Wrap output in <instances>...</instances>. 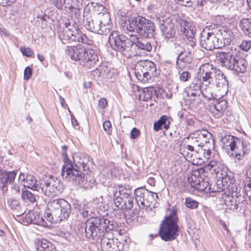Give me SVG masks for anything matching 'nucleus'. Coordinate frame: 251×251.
<instances>
[{
  "instance_id": "nucleus-3",
  "label": "nucleus",
  "mask_w": 251,
  "mask_h": 251,
  "mask_svg": "<svg viewBox=\"0 0 251 251\" xmlns=\"http://www.w3.org/2000/svg\"><path fill=\"white\" fill-rule=\"evenodd\" d=\"M130 31H135L143 37L151 38L153 37L155 32L154 24L142 16H137L128 21Z\"/></svg>"
},
{
  "instance_id": "nucleus-35",
  "label": "nucleus",
  "mask_w": 251,
  "mask_h": 251,
  "mask_svg": "<svg viewBox=\"0 0 251 251\" xmlns=\"http://www.w3.org/2000/svg\"><path fill=\"white\" fill-rule=\"evenodd\" d=\"M113 197H117L120 196L123 199H126L129 197L131 194V190L121 186L118 187V189H113Z\"/></svg>"
},
{
  "instance_id": "nucleus-5",
  "label": "nucleus",
  "mask_w": 251,
  "mask_h": 251,
  "mask_svg": "<svg viewBox=\"0 0 251 251\" xmlns=\"http://www.w3.org/2000/svg\"><path fill=\"white\" fill-rule=\"evenodd\" d=\"M66 171L67 172L62 176L63 178L74 182L75 185L84 190L91 189L96 183L93 176L87 174L82 176L80 171L76 170L75 167L72 170H69L68 168Z\"/></svg>"
},
{
  "instance_id": "nucleus-33",
  "label": "nucleus",
  "mask_w": 251,
  "mask_h": 251,
  "mask_svg": "<svg viewBox=\"0 0 251 251\" xmlns=\"http://www.w3.org/2000/svg\"><path fill=\"white\" fill-rule=\"evenodd\" d=\"M239 27L244 34L251 37V18H243L239 22Z\"/></svg>"
},
{
  "instance_id": "nucleus-26",
  "label": "nucleus",
  "mask_w": 251,
  "mask_h": 251,
  "mask_svg": "<svg viewBox=\"0 0 251 251\" xmlns=\"http://www.w3.org/2000/svg\"><path fill=\"white\" fill-rule=\"evenodd\" d=\"M213 84L219 88H222L226 90L228 88V83L227 80L222 71L217 70L216 73L215 74L213 77Z\"/></svg>"
},
{
  "instance_id": "nucleus-39",
  "label": "nucleus",
  "mask_w": 251,
  "mask_h": 251,
  "mask_svg": "<svg viewBox=\"0 0 251 251\" xmlns=\"http://www.w3.org/2000/svg\"><path fill=\"white\" fill-rule=\"evenodd\" d=\"M246 175L250 179L244 182V189L247 196L251 200V169L247 171Z\"/></svg>"
},
{
  "instance_id": "nucleus-21",
  "label": "nucleus",
  "mask_w": 251,
  "mask_h": 251,
  "mask_svg": "<svg viewBox=\"0 0 251 251\" xmlns=\"http://www.w3.org/2000/svg\"><path fill=\"white\" fill-rule=\"evenodd\" d=\"M194 53L192 52V49L187 50L184 49L178 54L176 61V65L179 68H181V63L190 64L193 59Z\"/></svg>"
},
{
  "instance_id": "nucleus-16",
  "label": "nucleus",
  "mask_w": 251,
  "mask_h": 251,
  "mask_svg": "<svg viewBox=\"0 0 251 251\" xmlns=\"http://www.w3.org/2000/svg\"><path fill=\"white\" fill-rule=\"evenodd\" d=\"M229 58L225 66L227 69L233 70L237 73H244L247 67V61L243 58L230 54Z\"/></svg>"
},
{
  "instance_id": "nucleus-17",
  "label": "nucleus",
  "mask_w": 251,
  "mask_h": 251,
  "mask_svg": "<svg viewBox=\"0 0 251 251\" xmlns=\"http://www.w3.org/2000/svg\"><path fill=\"white\" fill-rule=\"evenodd\" d=\"M133 45L135 46L137 51L144 54L151 51L152 49L151 42L149 39L143 37L142 38L136 36L133 37Z\"/></svg>"
},
{
  "instance_id": "nucleus-38",
  "label": "nucleus",
  "mask_w": 251,
  "mask_h": 251,
  "mask_svg": "<svg viewBox=\"0 0 251 251\" xmlns=\"http://www.w3.org/2000/svg\"><path fill=\"white\" fill-rule=\"evenodd\" d=\"M21 197L25 202L33 203L36 201V196L27 190H22Z\"/></svg>"
},
{
  "instance_id": "nucleus-64",
  "label": "nucleus",
  "mask_w": 251,
  "mask_h": 251,
  "mask_svg": "<svg viewBox=\"0 0 251 251\" xmlns=\"http://www.w3.org/2000/svg\"><path fill=\"white\" fill-rule=\"evenodd\" d=\"M54 6L58 9H62L64 5L63 0H52Z\"/></svg>"
},
{
  "instance_id": "nucleus-41",
  "label": "nucleus",
  "mask_w": 251,
  "mask_h": 251,
  "mask_svg": "<svg viewBox=\"0 0 251 251\" xmlns=\"http://www.w3.org/2000/svg\"><path fill=\"white\" fill-rule=\"evenodd\" d=\"M71 34L64 29L58 32V37L63 44H66L71 41Z\"/></svg>"
},
{
  "instance_id": "nucleus-7",
  "label": "nucleus",
  "mask_w": 251,
  "mask_h": 251,
  "mask_svg": "<svg viewBox=\"0 0 251 251\" xmlns=\"http://www.w3.org/2000/svg\"><path fill=\"white\" fill-rule=\"evenodd\" d=\"M212 25L205 27L201 33L200 45L201 48L208 50L221 49L222 42L219 41Z\"/></svg>"
},
{
  "instance_id": "nucleus-27",
  "label": "nucleus",
  "mask_w": 251,
  "mask_h": 251,
  "mask_svg": "<svg viewBox=\"0 0 251 251\" xmlns=\"http://www.w3.org/2000/svg\"><path fill=\"white\" fill-rule=\"evenodd\" d=\"M16 176V172H4L0 174V188L3 190L8 183L11 184L15 180Z\"/></svg>"
},
{
  "instance_id": "nucleus-60",
  "label": "nucleus",
  "mask_w": 251,
  "mask_h": 251,
  "mask_svg": "<svg viewBox=\"0 0 251 251\" xmlns=\"http://www.w3.org/2000/svg\"><path fill=\"white\" fill-rule=\"evenodd\" d=\"M94 8L95 11L98 12L99 16L101 15V13H103V11H105V9L104 7L99 3H96L94 5Z\"/></svg>"
},
{
  "instance_id": "nucleus-46",
  "label": "nucleus",
  "mask_w": 251,
  "mask_h": 251,
  "mask_svg": "<svg viewBox=\"0 0 251 251\" xmlns=\"http://www.w3.org/2000/svg\"><path fill=\"white\" fill-rule=\"evenodd\" d=\"M64 9L67 13H70L74 6H76L78 3L77 0H63Z\"/></svg>"
},
{
  "instance_id": "nucleus-20",
  "label": "nucleus",
  "mask_w": 251,
  "mask_h": 251,
  "mask_svg": "<svg viewBox=\"0 0 251 251\" xmlns=\"http://www.w3.org/2000/svg\"><path fill=\"white\" fill-rule=\"evenodd\" d=\"M20 181L25 187L39 191V186L37 184V180L33 175H27L25 177L24 174H21L19 177V181Z\"/></svg>"
},
{
  "instance_id": "nucleus-24",
  "label": "nucleus",
  "mask_w": 251,
  "mask_h": 251,
  "mask_svg": "<svg viewBox=\"0 0 251 251\" xmlns=\"http://www.w3.org/2000/svg\"><path fill=\"white\" fill-rule=\"evenodd\" d=\"M227 107V101L224 99L216 102L210 111L213 115L216 118L221 117Z\"/></svg>"
},
{
  "instance_id": "nucleus-25",
  "label": "nucleus",
  "mask_w": 251,
  "mask_h": 251,
  "mask_svg": "<svg viewBox=\"0 0 251 251\" xmlns=\"http://www.w3.org/2000/svg\"><path fill=\"white\" fill-rule=\"evenodd\" d=\"M25 218L27 222L40 225L43 226H47L48 225L42 216L37 212H29L25 215Z\"/></svg>"
},
{
  "instance_id": "nucleus-8",
  "label": "nucleus",
  "mask_w": 251,
  "mask_h": 251,
  "mask_svg": "<svg viewBox=\"0 0 251 251\" xmlns=\"http://www.w3.org/2000/svg\"><path fill=\"white\" fill-rule=\"evenodd\" d=\"M135 200L140 208L151 210L155 207L154 202L158 199L157 193L143 188H138L134 190Z\"/></svg>"
},
{
  "instance_id": "nucleus-57",
  "label": "nucleus",
  "mask_w": 251,
  "mask_h": 251,
  "mask_svg": "<svg viewBox=\"0 0 251 251\" xmlns=\"http://www.w3.org/2000/svg\"><path fill=\"white\" fill-rule=\"evenodd\" d=\"M176 2L181 6L190 7L192 5L191 0H175Z\"/></svg>"
},
{
  "instance_id": "nucleus-12",
  "label": "nucleus",
  "mask_w": 251,
  "mask_h": 251,
  "mask_svg": "<svg viewBox=\"0 0 251 251\" xmlns=\"http://www.w3.org/2000/svg\"><path fill=\"white\" fill-rule=\"evenodd\" d=\"M194 133L191 134L188 139L191 145H187L183 151L182 154L185 158L190 161H192L193 164H198V162H195L197 158H200V155H198L197 150L201 148L199 140L197 139V136H195Z\"/></svg>"
},
{
  "instance_id": "nucleus-15",
  "label": "nucleus",
  "mask_w": 251,
  "mask_h": 251,
  "mask_svg": "<svg viewBox=\"0 0 251 251\" xmlns=\"http://www.w3.org/2000/svg\"><path fill=\"white\" fill-rule=\"evenodd\" d=\"M251 149L250 143L245 139L241 140L239 138L236 139V142L232 149V155L235 159H240L241 158H244L248 154Z\"/></svg>"
},
{
  "instance_id": "nucleus-30",
  "label": "nucleus",
  "mask_w": 251,
  "mask_h": 251,
  "mask_svg": "<svg viewBox=\"0 0 251 251\" xmlns=\"http://www.w3.org/2000/svg\"><path fill=\"white\" fill-rule=\"evenodd\" d=\"M74 161L75 163V166L77 168L75 169L79 170L81 173L82 171H85L86 169L88 168L87 164L89 162V159L86 156L84 155L75 156Z\"/></svg>"
},
{
  "instance_id": "nucleus-19",
  "label": "nucleus",
  "mask_w": 251,
  "mask_h": 251,
  "mask_svg": "<svg viewBox=\"0 0 251 251\" xmlns=\"http://www.w3.org/2000/svg\"><path fill=\"white\" fill-rule=\"evenodd\" d=\"M100 22L101 21H100L97 17L93 19L86 18L84 26L87 30L91 32L102 34L104 33V29L102 28V25H100Z\"/></svg>"
},
{
  "instance_id": "nucleus-63",
  "label": "nucleus",
  "mask_w": 251,
  "mask_h": 251,
  "mask_svg": "<svg viewBox=\"0 0 251 251\" xmlns=\"http://www.w3.org/2000/svg\"><path fill=\"white\" fill-rule=\"evenodd\" d=\"M83 206L84 207L81 213L82 216L84 218L87 217L88 216L90 215V208H89L87 206H85V205H84Z\"/></svg>"
},
{
  "instance_id": "nucleus-22",
  "label": "nucleus",
  "mask_w": 251,
  "mask_h": 251,
  "mask_svg": "<svg viewBox=\"0 0 251 251\" xmlns=\"http://www.w3.org/2000/svg\"><path fill=\"white\" fill-rule=\"evenodd\" d=\"M100 246L103 251H116V245L113 239L108 238L104 235V231L101 229L100 233ZM98 240L99 238L95 239Z\"/></svg>"
},
{
  "instance_id": "nucleus-59",
  "label": "nucleus",
  "mask_w": 251,
  "mask_h": 251,
  "mask_svg": "<svg viewBox=\"0 0 251 251\" xmlns=\"http://www.w3.org/2000/svg\"><path fill=\"white\" fill-rule=\"evenodd\" d=\"M32 75V69L29 67H27L24 71V79L26 80H28Z\"/></svg>"
},
{
  "instance_id": "nucleus-4",
  "label": "nucleus",
  "mask_w": 251,
  "mask_h": 251,
  "mask_svg": "<svg viewBox=\"0 0 251 251\" xmlns=\"http://www.w3.org/2000/svg\"><path fill=\"white\" fill-rule=\"evenodd\" d=\"M111 222L103 218H91L85 224L84 230L86 237L93 240L100 238L101 232V228H105L106 230L107 228L112 229L113 224Z\"/></svg>"
},
{
  "instance_id": "nucleus-23",
  "label": "nucleus",
  "mask_w": 251,
  "mask_h": 251,
  "mask_svg": "<svg viewBox=\"0 0 251 251\" xmlns=\"http://www.w3.org/2000/svg\"><path fill=\"white\" fill-rule=\"evenodd\" d=\"M180 32L185 37L194 36L196 29L195 26L190 22L183 19L178 21Z\"/></svg>"
},
{
  "instance_id": "nucleus-10",
  "label": "nucleus",
  "mask_w": 251,
  "mask_h": 251,
  "mask_svg": "<svg viewBox=\"0 0 251 251\" xmlns=\"http://www.w3.org/2000/svg\"><path fill=\"white\" fill-rule=\"evenodd\" d=\"M39 190H41L45 196L52 197L62 192L63 185L57 178L50 177L42 181Z\"/></svg>"
},
{
  "instance_id": "nucleus-31",
  "label": "nucleus",
  "mask_w": 251,
  "mask_h": 251,
  "mask_svg": "<svg viewBox=\"0 0 251 251\" xmlns=\"http://www.w3.org/2000/svg\"><path fill=\"white\" fill-rule=\"evenodd\" d=\"M67 147L66 146H64L62 147V155L63 157V161L64 163V165L62 168L61 171V175L62 176H64L66 174L67 172L66 170L67 168H69V170H72L75 168L74 166L72 161L68 158L67 154Z\"/></svg>"
},
{
  "instance_id": "nucleus-45",
  "label": "nucleus",
  "mask_w": 251,
  "mask_h": 251,
  "mask_svg": "<svg viewBox=\"0 0 251 251\" xmlns=\"http://www.w3.org/2000/svg\"><path fill=\"white\" fill-rule=\"evenodd\" d=\"M63 29L68 31L72 35V34L76 32L75 31L79 28L75 22H71L69 20H68V22L65 23V27Z\"/></svg>"
},
{
  "instance_id": "nucleus-50",
  "label": "nucleus",
  "mask_w": 251,
  "mask_h": 251,
  "mask_svg": "<svg viewBox=\"0 0 251 251\" xmlns=\"http://www.w3.org/2000/svg\"><path fill=\"white\" fill-rule=\"evenodd\" d=\"M154 92V88L153 87H147L143 90V100L147 101L151 99Z\"/></svg>"
},
{
  "instance_id": "nucleus-34",
  "label": "nucleus",
  "mask_w": 251,
  "mask_h": 251,
  "mask_svg": "<svg viewBox=\"0 0 251 251\" xmlns=\"http://www.w3.org/2000/svg\"><path fill=\"white\" fill-rule=\"evenodd\" d=\"M72 34L71 41L81 42L84 44H89L90 40L86 35L84 34L79 29Z\"/></svg>"
},
{
  "instance_id": "nucleus-53",
  "label": "nucleus",
  "mask_w": 251,
  "mask_h": 251,
  "mask_svg": "<svg viewBox=\"0 0 251 251\" xmlns=\"http://www.w3.org/2000/svg\"><path fill=\"white\" fill-rule=\"evenodd\" d=\"M114 201L115 206L119 209H124L123 204L125 202V200L121 198L120 196L115 197H114Z\"/></svg>"
},
{
  "instance_id": "nucleus-54",
  "label": "nucleus",
  "mask_w": 251,
  "mask_h": 251,
  "mask_svg": "<svg viewBox=\"0 0 251 251\" xmlns=\"http://www.w3.org/2000/svg\"><path fill=\"white\" fill-rule=\"evenodd\" d=\"M133 198L132 197H128V198L125 199L124 203L123 206H124V209L129 210L133 206Z\"/></svg>"
},
{
  "instance_id": "nucleus-28",
  "label": "nucleus",
  "mask_w": 251,
  "mask_h": 251,
  "mask_svg": "<svg viewBox=\"0 0 251 251\" xmlns=\"http://www.w3.org/2000/svg\"><path fill=\"white\" fill-rule=\"evenodd\" d=\"M220 144L223 148L228 149L230 147L231 151L233 149L238 138L229 134L221 135L220 137Z\"/></svg>"
},
{
  "instance_id": "nucleus-13",
  "label": "nucleus",
  "mask_w": 251,
  "mask_h": 251,
  "mask_svg": "<svg viewBox=\"0 0 251 251\" xmlns=\"http://www.w3.org/2000/svg\"><path fill=\"white\" fill-rule=\"evenodd\" d=\"M217 69L210 63H204L199 68L197 77L201 80L205 85H211L213 82V77Z\"/></svg>"
},
{
  "instance_id": "nucleus-48",
  "label": "nucleus",
  "mask_w": 251,
  "mask_h": 251,
  "mask_svg": "<svg viewBox=\"0 0 251 251\" xmlns=\"http://www.w3.org/2000/svg\"><path fill=\"white\" fill-rule=\"evenodd\" d=\"M187 99L191 107L198 105L201 101L200 96H187Z\"/></svg>"
},
{
  "instance_id": "nucleus-56",
  "label": "nucleus",
  "mask_w": 251,
  "mask_h": 251,
  "mask_svg": "<svg viewBox=\"0 0 251 251\" xmlns=\"http://www.w3.org/2000/svg\"><path fill=\"white\" fill-rule=\"evenodd\" d=\"M191 74L188 71L183 72L180 74L179 79L183 82L187 81L191 77Z\"/></svg>"
},
{
  "instance_id": "nucleus-47",
  "label": "nucleus",
  "mask_w": 251,
  "mask_h": 251,
  "mask_svg": "<svg viewBox=\"0 0 251 251\" xmlns=\"http://www.w3.org/2000/svg\"><path fill=\"white\" fill-rule=\"evenodd\" d=\"M187 40H186V49L190 50L192 49V52H194L195 48L196 47V40L194 38V36L191 37H186Z\"/></svg>"
},
{
  "instance_id": "nucleus-49",
  "label": "nucleus",
  "mask_w": 251,
  "mask_h": 251,
  "mask_svg": "<svg viewBox=\"0 0 251 251\" xmlns=\"http://www.w3.org/2000/svg\"><path fill=\"white\" fill-rule=\"evenodd\" d=\"M185 206L190 209H196L198 207L199 202L191 198H186L185 200Z\"/></svg>"
},
{
  "instance_id": "nucleus-43",
  "label": "nucleus",
  "mask_w": 251,
  "mask_h": 251,
  "mask_svg": "<svg viewBox=\"0 0 251 251\" xmlns=\"http://www.w3.org/2000/svg\"><path fill=\"white\" fill-rule=\"evenodd\" d=\"M97 18L99 19L100 21H101V22H100V25H102V28L104 29V31L105 32V30L107 28L105 26H110V18L109 15L108 13H103L102 15H100Z\"/></svg>"
},
{
  "instance_id": "nucleus-1",
  "label": "nucleus",
  "mask_w": 251,
  "mask_h": 251,
  "mask_svg": "<svg viewBox=\"0 0 251 251\" xmlns=\"http://www.w3.org/2000/svg\"><path fill=\"white\" fill-rule=\"evenodd\" d=\"M48 212L45 219L50 223L56 224L66 220L71 211L70 204L63 199L50 200L47 203Z\"/></svg>"
},
{
  "instance_id": "nucleus-58",
  "label": "nucleus",
  "mask_w": 251,
  "mask_h": 251,
  "mask_svg": "<svg viewBox=\"0 0 251 251\" xmlns=\"http://www.w3.org/2000/svg\"><path fill=\"white\" fill-rule=\"evenodd\" d=\"M21 51L24 55L27 57H30L33 54L31 50L29 48H21Z\"/></svg>"
},
{
  "instance_id": "nucleus-9",
  "label": "nucleus",
  "mask_w": 251,
  "mask_h": 251,
  "mask_svg": "<svg viewBox=\"0 0 251 251\" xmlns=\"http://www.w3.org/2000/svg\"><path fill=\"white\" fill-rule=\"evenodd\" d=\"M155 64L149 60L138 62L135 66V74L137 78L143 83L147 82L156 72Z\"/></svg>"
},
{
  "instance_id": "nucleus-29",
  "label": "nucleus",
  "mask_w": 251,
  "mask_h": 251,
  "mask_svg": "<svg viewBox=\"0 0 251 251\" xmlns=\"http://www.w3.org/2000/svg\"><path fill=\"white\" fill-rule=\"evenodd\" d=\"M243 197H242L234 198L232 196L228 195L225 200V203L230 210L234 211L238 209L239 207V205L241 201H243Z\"/></svg>"
},
{
  "instance_id": "nucleus-36",
  "label": "nucleus",
  "mask_w": 251,
  "mask_h": 251,
  "mask_svg": "<svg viewBox=\"0 0 251 251\" xmlns=\"http://www.w3.org/2000/svg\"><path fill=\"white\" fill-rule=\"evenodd\" d=\"M231 54L229 52L218 51L216 54V59L223 66L225 67Z\"/></svg>"
},
{
  "instance_id": "nucleus-6",
  "label": "nucleus",
  "mask_w": 251,
  "mask_h": 251,
  "mask_svg": "<svg viewBox=\"0 0 251 251\" xmlns=\"http://www.w3.org/2000/svg\"><path fill=\"white\" fill-rule=\"evenodd\" d=\"M109 41L114 50L127 57L131 55L129 52L132 46V40L123 35H119L117 31H113L109 37Z\"/></svg>"
},
{
  "instance_id": "nucleus-51",
  "label": "nucleus",
  "mask_w": 251,
  "mask_h": 251,
  "mask_svg": "<svg viewBox=\"0 0 251 251\" xmlns=\"http://www.w3.org/2000/svg\"><path fill=\"white\" fill-rule=\"evenodd\" d=\"M240 49L245 51H249L251 48V41L245 40L239 45Z\"/></svg>"
},
{
  "instance_id": "nucleus-37",
  "label": "nucleus",
  "mask_w": 251,
  "mask_h": 251,
  "mask_svg": "<svg viewBox=\"0 0 251 251\" xmlns=\"http://www.w3.org/2000/svg\"><path fill=\"white\" fill-rule=\"evenodd\" d=\"M211 148H208L206 146H203L202 147L199 148L197 150L198 155H200V158L199 159H202L201 157H203L205 160H207L210 158L211 154Z\"/></svg>"
},
{
  "instance_id": "nucleus-62",
  "label": "nucleus",
  "mask_w": 251,
  "mask_h": 251,
  "mask_svg": "<svg viewBox=\"0 0 251 251\" xmlns=\"http://www.w3.org/2000/svg\"><path fill=\"white\" fill-rule=\"evenodd\" d=\"M194 133H197V134H201V136H203V137H205V138L212 137V135L211 134V133L205 130H198V131L195 132Z\"/></svg>"
},
{
  "instance_id": "nucleus-55",
  "label": "nucleus",
  "mask_w": 251,
  "mask_h": 251,
  "mask_svg": "<svg viewBox=\"0 0 251 251\" xmlns=\"http://www.w3.org/2000/svg\"><path fill=\"white\" fill-rule=\"evenodd\" d=\"M103 127L105 132L108 135H111L112 133L111 124L109 121H106L103 124Z\"/></svg>"
},
{
  "instance_id": "nucleus-18",
  "label": "nucleus",
  "mask_w": 251,
  "mask_h": 251,
  "mask_svg": "<svg viewBox=\"0 0 251 251\" xmlns=\"http://www.w3.org/2000/svg\"><path fill=\"white\" fill-rule=\"evenodd\" d=\"M159 27L165 38L169 39L175 36L174 25L170 19H166L160 21Z\"/></svg>"
},
{
  "instance_id": "nucleus-44",
  "label": "nucleus",
  "mask_w": 251,
  "mask_h": 251,
  "mask_svg": "<svg viewBox=\"0 0 251 251\" xmlns=\"http://www.w3.org/2000/svg\"><path fill=\"white\" fill-rule=\"evenodd\" d=\"M177 209L176 207H173L170 214L166 216L163 221L166 222H175L176 224H177L178 221V217L176 215Z\"/></svg>"
},
{
  "instance_id": "nucleus-52",
  "label": "nucleus",
  "mask_w": 251,
  "mask_h": 251,
  "mask_svg": "<svg viewBox=\"0 0 251 251\" xmlns=\"http://www.w3.org/2000/svg\"><path fill=\"white\" fill-rule=\"evenodd\" d=\"M51 245H52V244L50 242L46 240H42L40 245L37 246V250L38 251H44V250H45L46 249L48 248V247H50Z\"/></svg>"
},
{
  "instance_id": "nucleus-14",
  "label": "nucleus",
  "mask_w": 251,
  "mask_h": 251,
  "mask_svg": "<svg viewBox=\"0 0 251 251\" xmlns=\"http://www.w3.org/2000/svg\"><path fill=\"white\" fill-rule=\"evenodd\" d=\"M219 41L222 42V47L229 45L234 38V35L231 29L228 27L219 24L212 25Z\"/></svg>"
},
{
  "instance_id": "nucleus-32",
  "label": "nucleus",
  "mask_w": 251,
  "mask_h": 251,
  "mask_svg": "<svg viewBox=\"0 0 251 251\" xmlns=\"http://www.w3.org/2000/svg\"><path fill=\"white\" fill-rule=\"evenodd\" d=\"M170 119L171 118L167 116L162 115L159 120L154 123L153 128L154 130L157 131L160 130L162 126L165 129H168L170 124Z\"/></svg>"
},
{
  "instance_id": "nucleus-61",
  "label": "nucleus",
  "mask_w": 251,
  "mask_h": 251,
  "mask_svg": "<svg viewBox=\"0 0 251 251\" xmlns=\"http://www.w3.org/2000/svg\"><path fill=\"white\" fill-rule=\"evenodd\" d=\"M8 204L10 206H11L12 209H16V206H18L19 205V202L13 199H9L7 201Z\"/></svg>"
},
{
  "instance_id": "nucleus-42",
  "label": "nucleus",
  "mask_w": 251,
  "mask_h": 251,
  "mask_svg": "<svg viewBox=\"0 0 251 251\" xmlns=\"http://www.w3.org/2000/svg\"><path fill=\"white\" fill-rule=\"evenodd\" d=\"M203 82L198 77L193 79L189 86L186 88V89H191L197 91L198 93H201V90Z\"/></svg>"
},
{
  "instance_id": "nucleus-2",
  "label": "nucleus",
  "mask_w": 251,
  "mask_h": 251,
  "mask_svg": "<svg viewBox=\"0 0 251 251\" xmlns=\"http://www.w3.org/2000/svg\"><path fill=\"white\" fill-rule=\"evenodd\" d=\"M65 52L73 61H78L84 66L89 61L96 62L98 59L97 55L92 49H86L81 45L67 46Z\"/></svg>"
},
{
  "instance_id": "nucleus-11",
  "label": "nucleus",
  "mask_w": 251,
  "mask_h": 251,
  "mask_svg": "<svg viewBox=\"0 0 251 251\" xmlns=\"http://www.w3.org/2000/svg\"><path fill=\"white\" fill-rule=\"evenodd\" d=\"M179 227L175 222L162 221L159 231L161 239L165 241L175 240L178 235Z\"/></svg>"
},
{
  "instance_id": "nucleus-40",
  "label": "nucleus",
  "mask_w": 251,
  "mask_h": 251,
  "mask_svg": "<svg viewBox=\"0 0 251 251\" xmlns=\"http://www.w3.org/2000/svg\"><path fill=\"white\" fill-rule=\"evenodd\" d=\"M210 85H205L204 82H203L201 90V94L203 97L208 100L211 99L213 97L212 88Z\"/></svg>"
}]
</instances>
